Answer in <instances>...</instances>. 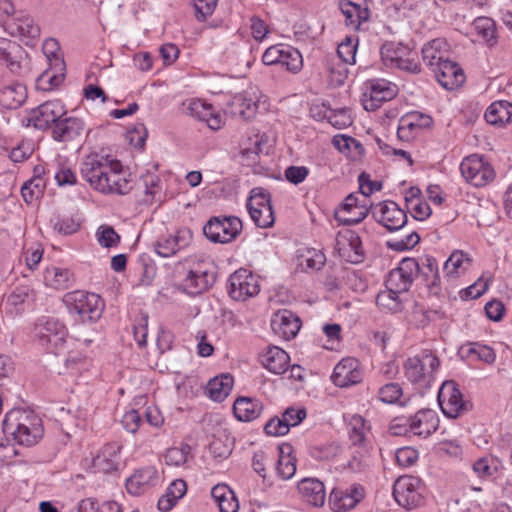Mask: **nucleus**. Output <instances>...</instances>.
<instances>
[{
    "label": "nucleus",
    "instance_id": "nucleus-12",
    "mask_svg": "<svg viewBox=\"0 0 512 512\" xmlns=\"http://www.w3.org/2000/svg\"><path fill=\"white\" fill-rule=\"evenodd\" d=\"M260 291L258 280L246 269L234 272L228 280V293L236 301H246Z\"/></svg>",
    "mask_w": 512,
    "mask_h": 512
},
{
    "label": "nucleus",
    "instance_id": "nucleus-8",
    "mask_svg": "<svg viewBox=\"0 0 512 512\" xmlns=\"http://www.w3.org/2000/svg\"><path fill=\"white\" fill-rule=\"evenodd\" d=\"M393 496L407 510L418 507L423 500L421 480L411 475L399 477L393 486Z\"/></svg>",
    "mask_w": 512,
    "mask_h": 512
},
{
    "label": "nucleus",
    "instance_id": "nucleus-29",
    "mask_svg": "<svg viewBox=\"0 0 512 512\" xmlns=\"http://www.w3.org/2000/svg\"><path fill=\"white\" fill-rule=\"evenodd\" d=\"M417 274L422 277L430 293L439 294L440 288V275L439 267L436 259L429 255H424L416 260Z\"/></svg>",
    "mask_w": 512,
    "mask_h": 512
},
{
    "label": "nucleus",
    "instance_id": "nucleus-25",
    "mask_svg": "<svg viewBox=\"0 0 512 512\" xmlns=\"http://www.w3.org/2000/svg\"><path fill=\"white\" fill-rule=\"evenodd\" d=\"M362 374L359 369V363L355 358H345L334 368L331 379L338 387H348L359 383Z\"/></svg>",
    "mask_w": 512,
    "mask_h": 512
},
{
    "label": "nucleus",
    "instance_id": "nucleus-30",
    "mask_svg": "<svg viewBox=\"0 0 512 512\" xmlns=\"http://www.w3.org/2000/svg\"><path fill=\"white\" fill-rule=\"evenodd\" d=\"M84 131V122L77 117L60 118L53 128L52 136L59 142L73 141Z\"/></svg>",
    "mask_w": 512,
    "mask_h": 512
},
{
    "label": "nucleus",
    "instance_id": "nucleus-3",
    "mask_svg": "<svg viewBox=\"0 0 512 512\" xmlns=\"http://www.w3.org/2000/svg\"><path fill=\"white\" fill-rule=\"evenodd\" d=\"M63 302L69 312L77 315L82 322H96L104 310V303L99 295L80 290L66 293Z\"/></svg>",
    "mask_w": 512,
    "mask_h": 512
},
{
    "label": "nucleus",
    "instance_id": "nucleus-53",
    "mask_svg": "<svg viewBox=\"0 0 512 512\" xmlns=\"http://www.w3.org/2000/svg\"><path fill=\"white\" fill-rule=\"evenodd\" d=\"M34 296L28 286L16 287L7 298V304L18 310V307L26 302L32 301Z\"/></svg>",
    "mask_w": 512,
    "mask_h": 512
},
{
    "label": "nucleus",
    "instance_id": "nucleus-47",
    "mask_svg": "<svg viewBox=\"0 0 512 512\" xmlns=\"http://www.w3.org/2000/svg\"><path fill=\"white\" fill-rule=\"evenodd\" d=\"M290 450V446H282L280 447V456L277 461L276 471L279 477L284 480H288L292 478L296 472V464L295 459L292 458L289 454L284 455V449Z\"/></svg>",
    "mask_w": 512,
    "mask_h": 512
},
{
    "label": "nucleus",
    "instance_id": "nucleus-24",
    "mask_svg": "<svg viewBox=\"0 0 512 512\" xmlns=\"http://www.w3.org/2000/svg\"><path fill=\"white\" fill-rule=\"evenodd\" d=\"M433 73L438 83L447 90L457 89L465 81L463 70L449 59L440 63L439 67L433 68Z\"/></svg>",
    "mask_w": 512,
    "mask_h": 512
},
{
    "label": "nucleus",
    "instance_id": "nucleus-63",
    "mask_svg": "<svg viewBox=\"0 0 512 512\" xmlns=\"http://www.w3.org/2000/svg\"><path fill=\"white\" fill-rule=\"evenodd\" d=\"M496 466L494 465V460L491 457H482L479 458L474 464H473V471L479 476V477H489L492 476L493 473L496 471Z\"/></svg>",
    "mask_w": 512,
    "mask_h": 512
},
{
    "label": "nucleus",
    "instance_id": "nucleus-64",
    "mask_svg": "<svg viewBox=\"0 0 512 512\" xmlns=\"http://www.w3.org/2000/svg\"><path fill=\"white\" fill-rule=\"evenodd\" d=\"M141 422H142L141 415L135 409H131V410L127 411L122 416V420H121V423H122L124 429L130 433L137 432L140 427Z\"/></svg>",
    "mask_w": 512,
    "mask_h": 512
},
{
    "label": "nucleus",
    "instance_id": "nucleus-5",
    "mask_svg": "<svg viewBox=\"0 0 512 512\" xmlns=\"http://www.w3.org/2000/svg\"><path fill=\"white\" fill-rule=\"evenodd\" d=\"M216 281V267L211 261L196 263L181 281L183 291L198 295L210 289Z\"/></svg>",
    "mask_w": 512,
    "mask_h": 512
},
{
    "label": "nucleus",
    "instance_id": "nucleus-45",
    "mask_svg": "<svg viewBox=\"0 0 512 512\" xmlns=\"http://www.w3.org/2000/svg\"><path fill=\"white\" fill-rule=\"evenodd\" d=\"M349 439L353 446L362 445L366 442V427L365 419L360 415H353L348 423Z\"/></svg>",
    "mask_w": 512,
    "mask_h": 512
},
{
    "label": "nucleus",
    "instance_id": "nucleus-22",
    "mask_svg": "<svg viewBox=\"0 0 512 512\" xmlns=\"http://www.w3.org/2000/svg\"><path fill=\"white\" fill-rule=\"evenodd\" d=\"M159 483L158 471L151 466L136 470L126 480V489L129 494L140 496L148 492Z\"/></svg>",
    "mask_w": 512,
    "mask_h": 512
},
{
    "label": "nucleus",
    "instance_id": "nucleus-54",
    "mask_svg": "<svg viewBox=\"0 0 512 512\" xmlns=\"http://www.w3.org/2000/svg\"><path fill=\"white\" fill-rule=\"evenodd\" d=\"M395 68L411 74L420 73L421 67L418 62L417 53L408 48V53H405V56L401 57V60L398 61Z\"/></svg>",
    "mask_w": 512,
    "mask_h": 512
},
{
    "label": "nucleus",
    "instance_id": "nucleus-43",
    "mask_svg": "<svg viewBox=\"0 0 512 512\" xmlns=\"http://www.w3.org/2000/svg\"><path fill=\"white\" fill-rule=\"evenodd\" d=\"M351 459L347 463V467L356 473H361L369 469L372 465V458L366 444L357 445Z\"/></svg>",
    "mask_w": 512,
    "mask_h": 512
},
{
    "label": "nucleus",
    "instance_id": "nucleus-48",
    "mask_svg": "<svg viewBox=\"0 0 512 512\" xmlns=\"http://www.w3.org/2000/svg\"><path fill=\"white\" fill-rule=\"evenodd\" d=\"M347 64L343 61L331 58L327 62V70L329 72L330 82L334 86H341L344 84L348 76Z\"/></svg>",
    "mask_w": 512,
    "mask_h": 512
},
{
    "label": "nucleus",
    "instance_id": "nucleus-36",
    "mask_svg": "<svg viewBox=\"0 0 512 512\" xmlns=\"http://www.w3.org/2000/svg\"><path fill=\"white\" fill-rule=\"evenodd\" d=\"M289 355L281 348L273 346L261 356L262 365L274 374H282L287 371Z\"/></svg>",
    "mask_w": 512,
    "mask_h": 512
},
{
    "label": "nucleus",
    "instance_id": "nucleus-26",
    "mask_svg": "<svg viewBox=\"0 0 512 512\" xmlns=\"http://www.w3.org/2000/svg\"><path fill=\"white\" fill-rule=\"evenodd\" d=\"M122 445L118 442L107 443L93 458V467L103 473L116 471L120 465Z\"/></svg>",
    "mask_w": 512,
    "mask_h": 512
},
{
    "label": "nucleus",
    "instance_id": "nucleus-14",
    "mask_svg": "<svg viewBox=\"0 0 512 512\" xmlns=\"http://www.w3.org/2000/svg\"><path fill=\"white\" fill-rule=\"evenodd\" d=\"M417 268L416 259H403L399 266L388 274L386 288L399 294L407 292L417 275Z\"/></svg>",
    "mask_w": 512,
    "mask_h": 512
},
{
    "label": "nucleus",
    "instance_id": "nucleus-41",
    "mask_svg": "<svg viewBox=\"0 0 512 512\" xmlns=\"http://www.w3.org/2000/svg\"><path fill=\"white\" fill-rule=\"evenodd\" d=\"M26 99V88L20 83L8 85L0 90V104L7 109L19 108Z\"/></svg>",
    "mask_w": 512,
    "mask_h": 512
},
{
    "label": "nucleus",
    "instance_id": "nucleus-37",
    "mask_svg": "<svg viewBox=\"0 0 512 512\" xmlns=\"http://www.w3.org/2000/svg\"><path fill=\"white\" fill-rule=\"evenodd\" d=\"M44 282L49 287L64 290L73 285L74 277L68 268L53 266L45 270Z\"/></svg>",
    "mask_w": 512,
    "mask_h": 512
},
{
    "label": "nucleus",
    "instance_id": "nucleus-16",
    "mask_svg": "<svg viewBox=\"0 0 512 512\" xmlns=\"http://www.w3.org/2000/svg\"><path fill=\"white\" fill-rule=\"evenodd\" d=\"M365 497L361 484H352L343 488H334L329 495V505L334 512H346L357 506Z\"/></svg>",
    "mask_w": 512,
    "mask_h": 512
},
{
    "label": "nucleus",
    "instance_id": "nucleus-2",
    "mask_svg": "<svg viewBox=\"0 0 512 512\" xmlns=\"http://www.w3.org/2000/svg\"><path fill=\"white\" fill-rule=\"evenodd\" d=\"M440 366L439 358L431 351L408 358L403 365L405 377L421 388H429Z\"/></svg>",
    "mask_w": 512,
    "mask_h": 512
},
{
    "label": "nucleus",
    "instance_id": "nucleus-59",
    "mask_svg": "<svg viewBox=\"0 0 512 512\" xmlns=\"http://www.w3.org/2000/svg\"><path fill=\"white\" fill-rule=\"evenodd\" d=\"M402 395V388L398 383H389L379 389V399L384 403H395Z\"/></svg>",
    "mask_w": 512,
    "mask_h": 512
},
{
    "label": "nucleus",
    "instance_id": "nucleus-50",
    "mask_svg": "<svg viewBox=\"0 0 512 512\" xmlns=\"http://www.w3.org/2000/svg\"><path fill=\"white\" fill-rule=\"evenodd\" d=\"M44 188V181L42 178L33 177L29 181L25 182L21 188V194L26 203H32L34 199H37L42 193Z\"/></svg>",
    "mask_w": 512,
    "mask_h": 512
},
{
    "label": "nucleus",
    "instance_id": "nucleus-17",
    "mask_svg": "<svg viewBox=\"0 0 512 512\" xmlns=\"http://www.w3.org/2000/svg\"><path fill=\"white\" fill-rule=\"evenodd\" d=\"M372 213L376 221L389 231L403 228L407 221L406 213L393 201L377 204Z\"/></svg>",
    "mask_w": 512,
    "mask_h": 512
},
{
    "label": "nucleus",
    "instance_id": "nucleus-34",
    "mask_svg": "<svg viewBox=\"0 0 512 512\" xmlns=\"http://www.w3.org/2000/svg\"><path fill=\"white\" fill-rule=\"evenodd\" d=\"M263 410L262 403L253 398L240 397L233 405V412L240 421L249 422L257 419Z\"/></svg>",
    "mask_w": 512,
    "mask_h": 512
},
{
    "label": "nucleus",
    "instance_id": "nucleus-39",
    "mask_svg": "<svg viewBox=\"0 0 512 512\" xmlns=\"http://www.w3.org/2000/svg\"><path fill=\"white\" fill-rule=\"evenodd\" d=\"M233 377L230 374H221L211 379L206 386V394L213 401H223L233 388Z\"/></svg>",
    "mask_w": 512,
    "mask_h": 512
},
{
    "label": "nucleus",
    "instance_id": "nucleus-15",
    "mask_svg": "<svg viewBox=\"0 0 512 512\" xmlns=\"http://www.w3.org/2000/svg\"><path fill=\"white\" fill-rule=\"evenodd\" d=\"M97 184L96 190L107 194L125 195L132 189L131 182L124 175L119 161L109 164V170L105 171V175Z\"/></svg>",
    "mask_w": 512,
    "mask_h": 512
},
{
    "label": "nucleus",
    "instance_id": "nucleus-38",
    "mask_svg": "<svg viewBox=\"0 0 512 512\" xmlns=\"http://www.w3.org/2000/svg\"><path fill=\"white\" fill-rule=\"evenodd\" d=\"M211 496L220 512H237L239 502L235 493L226 484H217L211 490Z\"/></svg>",
    "mask_w": 512,
    "mask_h": 512
},
{
    "label": "nucleus",
    "instance_id": "nucleus-32",
    "mask_svg": "<svg viewBox=\"0 0 512 512\" xmlns=\"http://www.w3.org/2000/svg\"><path fill=\"white\" fill-rule=\"evenodd\" d=\"M422 58L424 63L433 71V68L439 67L440 63L449 59L447 42L441 38L428 42L422 48Z\"/></svg>",
    "mask_w": 512,
    "mask_h": 512
},
{
    "label": "nucleus",
    "instance_id": "nucleus-55",
    "mask_svg": "<svg viewBox=\"0 0 512 512\" xmlns=\"http://www.w3.org/2000/svg\"><path fill=\"white\" fill-rule=\"evenodd\" d=\"M65 364L67 369H69L73 374L83 370H88L91 365V361L87 357L82 356L79 352L72 351L66 358Z\"/></svg>",
    "mask_w": 512,
    "mask_h": 512
},
{
    "label": "nucleus",
    "instance_id": "nucleus-18",
    "mask_svg": "<svg viewBox=\"0 0 512 512\" xmlns=\"http://www.w3.org/2000/svg\"><path fill=\"white\" fill-rule=\"evenodd\" d=\"M335 248L340 256L351 263H359L363 260L360 237L352 230L338 232L335 239Z\"/></svg>",
    "mask_w": 512,
    "mask_h": 512
},
{
    "label": "nucleus",
    "instance_id": "nucleus-42",
    "mask_svg": "<svg viewBox=\"0 0 512 512\" xmlns=\"http://www.w3.org/2000/svg\"><path fill=\"white\" fill-rule=\"evenodd\" d=\"M471 259L463 251L455 250L444 263L446 276L457 277L470 266Z\"/></svg>",
    "mask_w": 512,
    "mask_h": 512
},
{
    "label": "nucleus",
    "instance_id": "nucleus-40",
    "mask_svg": "<svg viewBox=\"0 0 512 512\" xmlns=\"http://www.w3.org/2000/svg\"><path fill=\"white\" fill-rule=\"evenodd\" d=\"M489 124L503 126L512 119V103L504 100L493 102L485 112Z\"/></svg>",
    "mask_w": 512,
    "mask_h": 512
},
{
    "label": "nucleus",
    "instance_id": "nucleus-56",
    "mask_svg": "<svg viewBox=\"0 0 512 512\" xmlns=\"http://www.w3.org/2000/svg\"><path fill=\"white\" fill-rule=\"evenodd\" d=\"M188 110L191 116L200 121L206 122L214 113L213 107L210 104L204 103L201 100H193L189 103Z\"/></svg>",
    "mask_w": 512,
    "mask_h": 512
},
{
    "label": "nucleus",
    "instance_id": "nucleus-31",
    "mask_svg": "<svg viewBox=\"0 0 512 512\" xmlns=\"http://www.w3.org/2000/svg\"><path fill=\"white\" fill-rule=\"evenodd\" d=\"M302 498L312 506L321 507L325 503L326 491L323 482L316 478H304L298 483Z\"/></svg>",
    "mask_w": 512,
    "mask_h": 512
},
{
    "label": "nucleus",
    "instance_id": "nucleus-10",
    "mask_svg": "<svg viewBox=\"0 0 512 512\" xmlns=\"http://www.w3.org/2000/svg\"><path fill=\"white\" fill-rule=\"evenodd\" d=\"M65 114V107L60 101H46L29 112L27 125H31L39 130H46L52 124L55 126L58 120Z\"/></svg>",
    "mask_w": 512,
    "mask_h": 512
},
{
    "label": "nucleus",
    "instance_id": "nucleus-20",
    "mask_svg": "<svg viewBox=\"0 0 512 512\" xmlns=\"http://www.w3.org/2000/svg\"><path fill=\"white\" fill-rule=\"evenodd\" d=\"M300 327L299 317L288 309H281L272 316L271 329L275 335L284 340L293 339L298 334Z\"/></svg>",
    "mask_w": 512,
    "mask_h": 512
},
{
    "label": "nucleus",
    "instance_id": "nucleus-6",
    "mask_svg": "<svg viewBox=\"0 0 512 512\" xmlns=\"http://www.w3.org/2000/svg\"><path fill=\"white\" fill-rule=\"evenodd\" d=\"M242 221L235 216L212 217L203 227L204 235L214 243H229L242 231Z\"/></svg>",
    "mask_w": 512,
    "mask_h": 512
},
{
    "label": "nucleus",
    "instance_id": "nucleus-60",
    "mask_svg": "<svg viewBox=\"0 0 512 512\" xmlns=\"http://www.w3.org/2000/svg\"><path fill=\"white\" fill-rule=\"evenodd\" d=\"M53 227L59 233L70 235L79 230L80 223L73 217L65 216L62 218H57V220L53 223Z\"/></svg>",
    "mask_w": 512,
    "mask_h": 512
},
{
    "label": "nucleus",
    "instance_id": "nucleus-35",
    "mask_svg": "<svg viewBox=\"0 0 512 512\" xmlns=\"http://www.w3.org/2000/svg\"><path fill=\"white\" fill-rule=\"evenodd\" d=\"M22 53L23 49L19 44L7 38H0V62L12 72H17L21 68Z\"/></svg>",
    "mask_w": 512,
    "mask_h": 512
},
{
    "label": "nucleus",
    "instance_id": "nucleus-4",
    "mask_svg": "<svg viewBox=\"0 0 512 512\" xmlns=\"http://www.w3.org/2000/svg\"><path fill=\"white\" fill-rule=\"evenodd\" d=\"M43 52L50 67L36 81L37 87L44 91L58 87L64 80L65 63L59 53V45L55 39H47L43 43Z\"/></svg>",
    "mask_w": 512,
    "mask_h": 512
},
{
    "label": "nucleus",
    "instance_id": "nucleus-19",
    "mask_svg": "<svg viewBox=\"0 0 512 512\" xmlns=\"http://www.w3.org/2000/svg\"><path fill=\"white\" fill-rule=\"evenodd\" d=\"M397 94V86L384 79L376 80L370 84L369 94L365 93L363 106L367 111H374L383 102L393 99Z\"/></svg>",
    "mask_w": 512,
    "mask_h": 512
},
{
    "label": "nucleus",
    "instance_id": "nucleus-21",
    "mask_svg": "<svg viewBox=\"0 0 512 512\" xmlns=\"http://www.w3.org/2000/svg\"><path fill=\"white\" fill-rule=\"evenodd\" d=\"M7 30L11 35L20 37L27 45L40 36L39 26L30 15L23 12H19L7 23Z\"/></svg>",
    "mask_w": 512,
    "mask_h": 512
},
{
    "label": "nucleus",
    "instance_id": "nucleus-28",
    "mask_svg": "<svg viewBox=\"0 0 512 512\" xmlns=\"http://www.w3.org/2000/svg\"><path fill=\"white\" fill-rule=\"evenodd\" d=\"M227 110L233 117L249 120L258 110V100L248 92L236 94L229 99Z\"/></svg>",
    "mask_w": 512,
    "mask_h": 512
},
{
    "label": "nucleus",
    "instance_id": "nucleus-46",
    "mask_svg": "<svg viewBox=\"0 0 512 512\" xmlns=\"http://www.w3.org/2000/svg\"><path fill=\"white\" fill-rule=\"evenodd\" d=\"M376 303L381 309L391 313L400 312L403 308L402 302L399 299V293L392 292L387 288L377 295Z\"/></svg>",
    "mask_w": 512,
    "mask_h": 512
},
{
    "label": "nucleus",
    "instance_id": "nucleus-62",
    "mask_svg": "<svg viewBox=\"0 0 512 512\" xmlns=\"http://www.w3.org/2000/svg\"><path fill=\"white\" fill-rule=\"evenodd\" d=\"M306 418V410L304 408H287L282 414V421L287 424V427H294L299 425Z\"/></svg>",
    "mask_w": 512,
    "mask_h": 512
},
{
    "label": "nucleus",
    "instance_id": "nucleus-23",
    "mask_svg": "<svg viewBox=\"0 0 512 512\" xmlns=\"http://www.w3.org/2000/svg\"><path fill=\"white\" fill-rule=\"evenodd\" d=\"M191 240L192 233L190 230H179L174 235L160 237L154 245L155 252L161 257L168 258L187 247Z\"/></svg>",
    "mask_w": 512,
    "mask_h": 512
},
{
    "label": "nucleus",
    "instance_id": "nucleus-58",
    "mask_svg": "<svg viewBox=\"0 0 512 512\" xmlns=\"http://www.w3.org/2000/svg\"><path fill=\"white\" fill-rule=\"evenodd\" d=\"M356 49V45L353 44L352 40L347 39L339 44L337 56L333 58L346 64H353L355 62Z\"/></svg>",
    "mask_w": 512,
    "mask_h": 512
},
{
    "label": "nucleus",
    "instance_id": "nucleus-57",
    "mask_svg": "<svg viewBox=\"0 0 512 512\" xmlns=\"http://www.w3.org/2000/svg\"><path fill=\"white\" fill-rule=\"evenodd\" d=\"M366 204L361 205L358 209H354L351 213L336 214V219L344 225H354L361 222L368 214Z\"/></svg>",
    "mask_w": 512,
    "mask_h": 512
},
{
    "label": "nucleus",
    "instance_id": "nucleus-52",
    "mask_svg": "<svg viewBox=\"0 0 512 512\" xmlns=\"http://www.w3.org/2000/svg\"><path fill=\"white\" fill-rule=\"evenodd\" d=\"M97 240L103 247H114L120 242V236L113 227L101 225L96 232Z\"/></svg>",
    "mask_w": 512,
    "mask_h": 512
},
{
    "label": "nucleus",
    "instance_id": "nucleus-44",
    "mask_svg": "<svg viewBox=\"0 0 512 512\" xmlns=\"http://www.w3.org/2000/svg\"><path fill=\"white\" fill-rule=\"evenodd\" d=\"M408 53V47L401 43L386 42L380 49L381 59L385 66L394 68L402 56Z\"/></svg>",
    "mask_w": 512,
    "mask_h": 512
},
{
    "label": "nucleus",
    "instance_id": "nucleus-13",
    "mask_svg": "<svg viewBox=\"0 0 512 512\" xmlns=\"http://www.w3.org/2000/svg\"><path fill=\"white\" fill-rule=\"evenodd\" d=\"M438 402L444 415L457 418L468 410V403L454 381H445L438 392Z\"/></svg>",
    "mask_w": 512,
    "mask_h": 512
},
{
    "label": "nucleus",
    "instance_id": "nucleus-61",
    "mask_svg": "<svg viewBox=\"0 0 512 512\" xmlns=\"http://www.w3.org/2000/svg\"><path fill=\"white\" fill-rule=\"evenodd\" d=\"M395 458L399 466L409 467L418 459V452L412 447H402L395 452Z\"/></svg>",
    "mask_w": 512,
    "mask_h": 512
},
{
    "label": "nucleus",
    "instance_id": "nucleus-27",
    "mask_svg": "<svg viewBox=\"0 0 512 512\" xmlns=\"http://www.w3.org/2000/svg\"><path fill=\"white\" fill-rule=\"evenodd\" d=\"M410 433L427 437L439 426L437 413L431 409H422L409 417Z\"/></svg>",
    "mask_w": 512,
    "mask_h": 512
},
{
    "label": "nucleus",
    "instance_id": "nucleus-9",
    "mask_svg": "<svg viewBox=\"0 0 512 512\" xmlns=\"http://www.w3.org/2000/svg\"><path fill=\"white\" fill-rule=\"evenodd\" d=\"M249 215L256 226L268 228L273 225L275 218L270 195L263 188H254L247 201Z\"/></svg>",
    "mask_w": 512,
    "mask_h": 512
},
{
    "label": "nucleus",
    "instance_id": "nucleus-51",
    "mask_svg": "<svg viewBox=\"0 0 512 512\" xmlns=\"http://www.w3.org/2000/svg\"><path fill=\"white\" fill-rule=\"evenodd\" d=\"M189 452L188 445L169 448L164 455L165 462L170 466H181L186 463Z\"/></svg>",
    "mask_w": 512,
    "mask_h": 512
},
{
    "label": "nucleus",
    "instance_id": "nucleus-49",
    "mask_svg": "<svg viewBox=\"0 0 512 512\" xmlns=\"http://www.w3.org/2000/svg\"><path fill=\"white\" fill-rule=\"evenodd\" d=\"M279 64L285 66L288 71L296 73L302 68V55L296 48L285 45Z\"/></svg>",
    "mask_w": 512,
    "mask_h": 512
},
{
    "label": "nucleus",
    "instance_id": "nucleus-11",
    "mask_svg": "<svg viewBox=\"0 0 512 512\" xmlns=\"http://www.w3.org/2000/svg\"><path fill=\"white\" fill-rule=\"evenodd\" d=\"M462 176L476 187L485 186L494 179L492 166L477 155L466 157L460 164Z\"/></svg>",
    "mask_w": 512,
    "mask_h": 512
},
{
    "label": "nucleus",
    "instance_id": "nucleus-7",
    "mask_svg": "<svg viewBox=\"0 0 512 512\" xmlns=\"http://www.w3.org/2000/svg\"><path fill=\"white\" fill-rule=\"evenodd\" d=\"M39 343L50 353L58 354L65 345L67 329L55 318L41 320L36 326Z\"/></svg>",
    "mask_w": 512,
    "mask_h": 512
},
{
    "label": "nucleus",
    "instance_id": "nucleus-33",
    "mask_svg": "<svg viewBox=\"0 0 512 512\" xmlns=\"http://www.w3.org/2000/svg\"><path fill=\"white\" fill-rule=\"evenodd\" d=\"M107 160L99 159L97 156H88L81 164L82 177L93 187L97 189V183L105 175V171L109 170Z\"/></svg>",
    "mask_w": 512,
    "mask_h": 512
},
{
    "label": "nucleus",
    "instance_id": "nucleus-1",
    "mask_svg": "<svg viewBox=\"0 0 512 512\" xmlns=\"http://www.w3.org/2000/svg\"><path fill=\"white\" fill-rule=\"evenodd\" d=\"M2 427L7 438L26 447L38 443L44 432L41 419L33 412L21 409L8 412Z\"/></svg>",
    "mask_w": 512,
    "mask_h": 512
}]
</instances>
